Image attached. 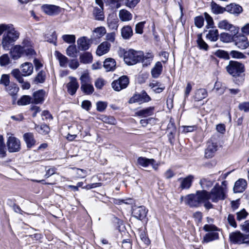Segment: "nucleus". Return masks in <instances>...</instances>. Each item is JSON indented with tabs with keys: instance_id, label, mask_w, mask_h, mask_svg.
I'll return each instance as SVG.
<instances>
[{
	"instance_id": "nucleus-1",
	"label": "nucleus",
	"mask_w": 249,
	"mask_h": 249,
	"mask_svg": "<svg viewBox=\"0 0 249 249\" xmlns=\"http://www.w3.org/2000/svg\"><path fill=\"white\" fill-rule=\"evenodd\" d=\"M227 181L224 180L221 185L216 183L210 192L203 190L206 200L205 204L206 209L209 210L213 208V205L210 200L213 203H217L219 201L224 200L227 197Z\"/></svg>"
},
{
	"instance_id": "nucleus-2",
	"label": "nucleus",
	"mask_w": 249,
	"mask_h": 249,
	"mask_svg": "<svg viewBox=\"0 0 249 249\" xmlns=\"http://www.w3.org/2000/svg\"><path fill=\"white\" fill-rule=\"evenodd\" d=\"M3 34L1 45L5 50H8L14 42L18 38L19 33L16 31L11 24H0V36Z\"/></svg>"
},
{
	"instance_id": "nucleus-3",
	"label": "nucleus",
	"mask_w": 249,
	"mask_h": 249,
	"mask_svg": "<svg viewBox=\"0 0 249 249\" xmlns=\"http://www.w3.org/2000/svg\"><path fill=\"white\" fill-rule=\"evenodd\" d=\"M10 53L14 60H18L22 56L31 58L36 54L31 42L27 39L24 40L21 45H15Z\"/></svg>"
},
{
	"instance_id": "nucleus-4",
	"label": "nucleus",
	"mask_w": 249,
	"mask_h": 249,
	"mask_svg": "<svg viewBox=\"0 0 249 249\" xmlns=\"http://www.w3.org/2000/svg\"><path fill=\"white\" fill-rule=\"evenodd\" d=\"M119 54L120 55H124V60L127 65H133L141 62L142 56V52L133 49L125 51L120 49Z\"/></svg>"
},
{
	"instance_id": "nucleus-5",
	"label": "nucleus",
	"mask_w": 249,
	"mask_h": 249,
	"mask_svg": "<svg viewBox=\"0 0 249 249\" xmlns=\"http://www.w3.org/2000/svg\"><path fill=\"white\" fill-rule=\"evenodd\" d=\"M185 203L192 207H198L201 203L205 204L206 202L204 191H197L195 194H190L186 196L184 198Z\"/></svg>"
},
{
	"instance_id": "nucleus-6",
	"label": "nucleus",
	"mask_w": 249,
	"mask_h": 249,
	"mask_svg": "<svg viewBox=\"0 0 249 249\" xmlns=\"http://www.w3.org/2000/svg\"><path fill=\"white\" fill-rule=\"evenodd\" d=\"M203 229L205 231L208 232L203 238L202 242L208 243L219 239V229L213 224H206Z\"/></svg>"
},
{
	"instance_id": "nucleus-7",
	"label": "nucleus",
	"mask_w": 249,
	"mask_h": 249,
	"mask_svg": "<svg viewBox=\"0 0 249 249\" xmlns=\"http://www.w3.org/2000/svg\"><path fill=\"white\" fill-rule=\"evenodd\" d=\"M226 68L227 72L234 77L239 76L244 71V65L234 61H230Z\"/></svg>"
},
{
	"instance_id": "nucleus-8",
	"label": "nucleus",
	"mask_w": 249,
	"mask_h": 249,
	"mask_svg": "<svg viewBox=\"0 0 249 249\" xmlns=\"http://www.w3.org/2000/svg\"><path fill=\"white\" fill-rule=\"evenodd\" d=\"M230 240L235 244L249 243V235L244 234L240 231L232 232L230 234Z\"/></svg>"
},
{
	"instance_id": "nucleus-9",
	"label": "nucleus",
	"mask_w": 249,
	"mask_h": 249,
	"mask_svg": "<svg viewBox=\"0 0 249 249\" xmlns=\"http://www.w3.org/2000/svg\"><path fill=\"white\" fill-rule=\"evenodd\" d=\"M217 142L213 138H211L207 142V147L205 151V157L209 159L212 158L217 150Z\"/></svg>"
},
{
	"instance_id": "nucleus-10",
	"label": "nucleus",
	"mask_w": 249,
	"mask_h": 249,
	"mask_svg": "<svg viewBox=\"0 0 249 249\" xmlns=\"http://www.w3.org/2000/svg\"><path fill=\"white\" fill-rule=\"evenodd\" d=\"M129 84V79L126 76H122L117 80L113 81L112 84V88L116 91H120L127 87Z\"/></svg>"
},
{
	"instance_id": "nucleus-11",
	"label": "nucleus",
	"mask_w": 249,
	"mask_h": 249,
	"mask_svg": "<svg viewBox=\"0 0 249 249\" xmlns=\"http://www.w3.org/2000/svg\"><path fill=\"white\" fill-rule=\"evenodd\" d=\"M7 145L9 152H18L20 149V141L15 137L10 136L8 138Z\"/></svg>"
},
{
	"instance_id": "nucleus-12",
	"label": "nucleus",
	"mask_w": 249,
	"mask_h": 249,
	"mask_svg": "<svg viewBox=\"0 0 249 249\" xmlns=\"http://www.w3.org/2000/svg\"><path fill=\"white\" fill-rule=\"evenodd\" d=\"M147 212L148 210L143 206H135L132 210V215L140 220H142L145 218Z\"/></svg>"
},
{
	"instance_id": "nucleus-13",
	"label": "nucleus",
	"mask_w": 249,
	"mask_h": 249,
	"mask_svg": "<svg viewBox=\"0 0 249 249\" xmlns=\"http://www.w3.org/2000/svg\"><path fill=\"white\" fill-rule=\"evenodd\" d=\"M151 100V98L145 91H142L140 94H134L129 100V103L148 102Z\"/></svg>"
},
{
	"instance_id": "nucleus-14",
	"label": "nucleus",
	"mask_w": 249,
	"mask_h": 249,
	"mask_svg": "<svg viewBox=\"0 0 249 249\" xmlns=\"http://www.w3.org/2000/svg\"><path fill=\"white\" fill-rule=\"evenodd\" d=\"M219 28L230 31L232 35H235L239 32V28L231 23L227 20H222L218 24Z\"/></svg>"
},
{
	"instance_id": "nucleus-15",
	"label": "nucleus",
	"mask_w": 249,
	"mask_h": 249,
	"mask_svg": "<svg viewBox=\"0 0 249 249\" xmlns=\"http://www.w3.org/2000/svg\"><path fill=\"white\" fill-rule=\"evenodd\" d=\"M233 42L235 46L240 49H245L249 46L248 38L244 35H234Z\"/></svg>"
},
{
	"instance_id": "nucleus-16",
	"label": "nucleus",
	"mask_w": 249,
	"mask_h": 249,
	"mask_svg": "<svg viewBox=\"0 0 249 249\" xmlns=\"http://www.w3.org/2000/svg\"><path fill=\"white\" fill-rule=\"evenodd\" d=\"M137 163L138 165L146 168L151 165L155 170H157L158 165L153 159H147L145 157H140L137 159Z\"/></svg>"
},
{
	"instance_id": "nucleus-17",
	"label": "nucleus",
	"mask_w": 249,
	"mask_h": 249,
	"mask_svg": "<svg viewBox=\"0 0 249 249\" xmlns=\"http://www.w3.org/2000/svg\"><path fill=\"white\" fill-rule=\"evenodd\" d=\"M69 78L70 82L66 84L67 91L70 95H73L75 94L79 85L75 78L70 76Z\"/></svg>"
},
{
	"instance_id": "nucleus-18",
	"label": "nucleus",
	"mask_w": 249,
	"mask_h": 249,
	"mask_svg": "<svg viewBox=\"0 0 249 249\" xmlns=\"http://www.w3.org/2000/svg\"><path fill=\"white\" fill-rule=\"evenodd\" d=\"M42 11L50 16L57 15L60 13V7L54 5L45 4L41 7Z\"/></svg>"
},
{
	"instance_id": "nucleus-19",
	"label": "nucleus",
	"mask_w": 249,
	"mask_h": 249,
	"mask_svg": "<svg viewBox=\"0 0 249 249\" xmlns=\"http://www.w3.org/2000/svg\"><path fill=\"white\" fill-rule=\"evenodd\" d=\"M119 22V19L114 14L109 15L107 18V27L111 30H117Z\"/></svg>"
},
{
	"instance_id": "nucleus-20",
	"label": "nucleus",
	"mask_w": 249,
	"mask_h": 249,
	"mask_svg": "<svg viewBox=\"0 0 249 249\" xmlns=\"http://www.w3.org/2000/svg\"><path fill=\"white\" fill-rule=\"evenodd\" d=\"M247 186V181L243 178H240L237 180L233 187V191L235 193L243 192Z\"/></svg>"
},
{
	"instance_id": "nucleus-21",
	"label": "nucleus",
	"mask_w": 249,
	"mask_h": 249,
	"mask_svg": "<svg viewBox=\"0 0 249 249\" xmlns=\"http://www.w3.org/2000/svg\"><path fill=\"white\" fill-rule=\"evenodd\" d=\"M89 42L90 40L86 37H81L77 41L78 48L81 51L87 50L90 46Z\"/></svg>"
},
{
	"instance_id": "nucleus-22",
	"label": "nucleus",
	"mask_w": 249,
	"mask_h": 249,
	"mask_svg": "<svg viewBox=\"0 0 249 249\" xmlns=\"http://www.w3.org/2000/svg\"><path fill=\"white\" fill-rule=\"evenodd\" d=\"M110 47V44L107 41L102 42L97 49V55L101 56L107 53L109 51Z\"/></svg>"
},
{
	"instance_id": "nucleus-23",
	"label": "nucleus",
	"mask_w": 249,
	"mask_h": 249,
	"mask_svg": "<svg viewBox=\"0 0 249 249\" xmlns=\"http://www.w3.org/2000/svg\"><path fill=\"white\" fill-rule=\"evenodd\" d=\"M162 70L163 67L160 61L157 62L151 71L152 77L154 78H158L161 74Z\"/></svg>"
},
{
	"instance_id": "nucleus-24",
	"label": "nucleus",
	"mask_w": 249,
	"mask_h": 249,
	"mask_svg": "<svg viewBox=\"0 0 249 249\" xmlns=\"http://www.w3.org/2000/svg\"><path fill=\"white\" fill-rule=\"evenodd\" d=\"M207 96L208 92L207 90L201 88L196 90L193 98L195 101L198 102L202 100L207 97Z\"/></svg>"
},
{
	"instance_id": "nucleus-25",
	"label": "nucleus",
	"mask_w": 249,
	"mask_h": 249,
	"mask_svg": "<svg viewBox=\"0 0 249 249\" xmlns=\"http://www.w3.org/2000/svg\"><path fill=\"white\" fill-rule=\"evenodd\" d=\"M45 94V92L42 89L35 92L33 94V101L32 103L36 104L41 103L44 100Z\"/></svg>"
},
{
	"instance_id": "nucleus-26",
	"label": "nucleus",
	"mask_w": 249,
	"mask_h": 249,
	"mask_svg": "<svg viewBox=\"0 0 249 249\" xmlns=\"http://www.w3.org/2000/svg\"><path fill=\"white\" fill-rule=\"evenodd\" d=\"M225 11L232 14H239L242 11V8L238 4L231 3L225 7Z\"/></svg>"
},
{
	"instance_id": "nucleus-27",
	"label": "nucleus",
	"mask_w": 249,
	"mask_h": 249,
	"mask_svg": "<svg viewBox=\"0 0 249 249\" xmlns=\"http://www.w3.org/2000/svg\"><path fill=\"white\" fill-rule=\"evenodd\" d=\"M21 68L23 76H29L33 73V66L31 63L25 62L21 65Z\"/></svg>"
},
{
	"instance_id": "nucleus-28",
	"label": "nucleus",
	"mask_w": 249,
	"mask_h": 249,
	"mask_svg": "<svg viewBox=\"0 0 249 249\" xmlns=\"http://www.w3.org/2000/svg\"><path fill=\"white\" fill-rule=\"evenodd\" d=\"M194 177L192 175H189L184 178H179L180 181V188L182 189H189L192 185V182Z\"/></svg>"
},
{
	"instance_id": "nucleus-29",
	"label": "nucleus",
	"mask_w": 249,
	"mask_h": 249,
	"mask_svg": "<svg viewBox=\"0 0 249 249\" xmlns=\"http://www.w3.org/2000/svg\"><path fill=\"white\" fill-rule=\"evenodd\" d=\"M115 60L111 58H107L104 62V67L107 71H113L116 68Z\"/></svg>"
},
{
	"instance_id": "nucleus-30",
	"label": "nucleus",
	"mask_w": 249,
	"mask_h": 249,
	"mask_svg": "<svg viewBox=\"0 0 249 249\" xmlns=\"http://www.w3.org/2000/svg\"><path fill=\"white\" fill-rule=\"evenodd\" d=\"M154 110V107H148L137 111L136 112L135 115L142 117H147L153 114Z\"/></svg>"
},
{
	"instance_id": "nucleus-31",
	"label": "nucleus",
	"mask_w": 249,
	"mask_h": 249,
	"mask_svg": "<svg viewBox=\"0 0 249 249\" xmlns=\"http://www.w3.org/2000/svg\"><path fill=\"white\" fill-rule=\"evenodd\" d=\"M119 17L122 21H128L132 19L133 16L128 11L122 9L119 11Z\"/></svg>"
},
{
	"instance_id": "nucleus-32",
	"label": "nucleus",
	"mask_w": 249,
	"mask_h": 249,
	"mask_svg": "<svg viewBox=\"0 0 249 249\" xmlns=\"http://www.w3.org/2000/svg\"><path fill=\"white\" fill-rule=\"evenodd\" d=\"M121 35L124 39H129L133 35L132 28L129 25L123 27L121 29Z\"/></svg>"
},
{
	"instance_id": "nucleus-33",
	"label": "nucleus",
	"mask_w": 249,
	"mask_h": 249,
	"mask_svg": "<svg viewBox=\"0 0 249 249\" xmlns=\"http://www.w3.org/2000/svg\"><path fill=\"white\" fill-rule=\"evenodd\" d=\"M23 138L28 148L33 147L36 143V140L34 139V135L31 133H26L24 134Z\"/></svg>"
},
{
	"instance_id": "nucleus-34",
	"label": "nucleus",
	"mask_w": 249,
	"mask_h": 249,
	"mask_svg": "<svg viewBox=\"0 0 249 249\" xmlns=\"http://www.w3.org/2000/svg\"><path fill=\"white\" fill-rule=\"evenodd\" d=\"M79 59L82 63L89 64L92 62L93 57L90 53L85 52L80 55Z\"/></svg>"
},
{
	"instance_id": "nucleus-35",
	"label": "nucleus",
	"mask_w": 249,
	"mask_h": 249,
	"mask_svg": "<svg viewBox=\"0 0 249 249\" xmlns=\"http://www.w3.org/2000/svg\"><path fill=\"white\" fill-rule=\"evenodd\" d=\"M54 54L59 61L60 66L61 67H66L69 61L68 58L58 51H55Z\"/></svg>"
},
{
	"instance_id": "nucleus-36",
	"label": "nucleus",
	"mask_w": 249,
	"mask_h": 249,
	"mask_svg": "<svg viewBox=\"0 0 249 249\" xmlns=\"http://www.w3.org/2000/svg\"><path fill=\"white\" fill-rule=\"evenodd\" d=\"M154 55L152 53H148L145 55L142 53V60L141 61L143 65V66H147L151 63L153 61Z\"/></svg>"
},
{
	"instance_id": "nucleus-37",
	"label": "nucleus",
	"mask_w": 249,
	"mask_h": 249,
	"mask_svg": "<svg viewBox=\"0 0 249 249\" xmlns=\"http://www.w3.org/2000/svg\"><path fill=\"white\" fill-rule=\"evenodd\" d=\"M197 46L199 49L205 51H208L209 49V46L202 38L201 34H198L197 35V38L196 40Z\"/></svg>"
},
{
	"instance_id": "nucleus-38",
	"label": "nucleus",
	"mask_w": 249,
	"mask_h": 249,
	"mask_svg": "<svg viewBox=\"0 0 249 249\" xmlns=\"http://www.w3.org/2000/svg\"><path fill=\"white\" fill-rule=\"evenodd\" d=\"M103 7H95L93 10V15L96 20H103L105 17L103 13Z\"/></svg>"
},
{
	"instance_id": "nucleus-39",
	"label": "nucleus",
	"mask_w": 249,
	"mask_h": 249,
	"mask_svg": "<svg viewBox=\"0 0 249 249\" xmlns=\"http://www.w3.org/2000/svg\"><path fill=\"white\" fill-rule=\"evenodd\" d=\"M206 37L212 41H215L218 37V32L217 29H212L209 31L206 35Z\"/></svg>"
},
{
	"instance_id": "nucleus-40",
	"label": "nucleus",
	"mask_w": 249,
	"mask_h": 249,
	"mask_svg": "<svg viewBox=\"0 0 249 249\" xmlns=\"http://www.w3.org/2000/svg\"><path fill=\"white\" fill-rule=\"evenodd\" d=\"M211 7L212 12L215 14H222L225 11V8L219 6L214 1L211 2Z\"/></svg>"
},
{
	"instance_id": "nucleus-41",
	"label": "nucleus",
	"mask_w": 249,
	"mask_h": 249,
	"mask_svg": "<svg viewBox=\"0 0 249 249\" xmlns=\"http://www.w3.org/2000/svg\"><path fill=\"white\" fill-rule=\"evenodd\" d=\"M234 38V35L227 33H223L220 35V40L223 42L228 43L233 41Z\"/></svg>"
},
{
	"instance_id": "nucleus-42",
	"label": "nucleus",
	"mask_w": 249,
	"mask_h": 249,
	"mask_svg": "<svg viewBox=\"0 0 249 249\" xmlns=\"http://www.w3.org/2000/svg\"><path fill=\"white\" fill-rule=\"evenodd\" d=\"M35 128L39 133L42 135L47 134L50 131L49 127L45 124H43L41 125L35 124Z\"/></svg>"
},
{
	"instance_id": "nucleus-43",
	"label": "nucleus",
	"mask_w": 249,
	"mask_h": 249,
	"mask_svg": "<svg viewBox=\"0 0 249 249\" xmlns=\"http://www.w3.org/2000/svg\"><path fill=\"white\" fill-rule=\"evenodd\" d=\"M81 89L85 94L87 95L91 94L94 91V88L92 85L91 83L81 85Z\"/></svg>"
},
{
	"instance_id": "nucleus-44",
	"label": "nucleus",
	"mask_w": 249,
	"mask_h": 249,
	"mask_svg": "<svg viewBox=\"0 0 249 249\" xmlns=\"http://www.w3.org/2000/svg\"><path fill=\"white\" fill-rule=\"evenodd\" d=\"M77 50L75 45H70L66 50V54L70 57H76Z\"/></svg>"
},
{
	"instance_id": "nucleus-45",
	"label": "nucleus",
	"mask_w": 249,
	"mask_h": 249,
	"mask_svg": "<svg viewBox=\"0 0 249 249\" xmlns=\"http://www.w3.org/2000/svg\"><path fill=\"white\" fill-rule=\"evenodd\" d=\"M11 62L10 58L8 54H4L0 56V65L6 66Z\"/></svg>"
},
{
	"instance_id": "nucleus-46",
	"label": "nucleus",
	"mask_w": 249,
	"mask_h": 249,
	"mask_svg": "<svg viewBox=\"0 0 249 249\" xmlns=\"http://www.w3.org/2000/svg\"><path fill=\"white\" fill-rule=\"evenodd\" d=\"M46 78V74L45 71H41L38 73L35 78V82L36 83H42L44 82Z\"/></svg>"
},
{
	"instance_id": "nucleus-47",
	"label": "nucleus",
	"mask_w": 249,
	"mask_h": 249,
	"mask_svg": "<svg viewBox=\"0 0 249 249\" xmlns=\"http://www.w3.org/2000/svg\"><path fill=\"white\" fill-rule=\"evenodd\" d=\"M31 97L28 95H23L18 101V105H26L29 104L31 102Z\"/></svg>"
},
{
	"instance_id": "nucleus-48",
	"label": "nucleus",
	"mask_w": 249,
	"mask_h": 249,
	"mask_svg": "<svg viewBox=\"0 0 249 249\" xmlns=\"http://www.w3.org/2000/svg\"><path fill=\"white\" fill-rule=\"evenodd\" d=\"M6 149L2 136L0 135V157L4 158L6 156Z\"/></svg>"
},
{
	"instance_id": "nucleus-49",
	"label": "nucleus",
	"mask_w": 249,
	"mask_h": 249,
	"mask_svg": "<svg viewBox=\"0 0 249 249\" xmlns=\"http://www.w3.org/2000/svg\"><path fill=\"white\" fill-rule=\"evenodd\" d=\"M200 184L202 188L208 189L212 186L213 181L209 180L208 178H204L200 180Z\"/></svg>"
},
{
	"instance_id": "nucleus-50",
	"label": "nucleus",
	"mask_w": 249,
	"mask_h": 249,
	"mask_svg": "<svg viewBox=\"0 0 249 249\" xmlns=\"http://www.w3.org/2000/svg\"><path fill=\"white\" fill-rule=\"evenodd\" d=\"M215 54L216 56L219 58L225 59H230L229 53L224 50H218L215 52Z\"/></svg>"
},
{
	"instance_id": "nucleus-51",
	"label": "nucleus",
	"mask_w": 249,
	"mask_h": 249,
	"mask_svg": "<svg viewBox=\"0 0 249 249\" xmlns=\"http://www.w3.org/2000/svg\"><path fill=\"white\" fill-rule=\"evenodd\" d=\"M11 74L18 81L19 83L23 82V79L21 75L20 71L18 69H14L12 71Z\"/></svg>"
},
{
	"instance_id": "nucleus-52",
	"label": "nucleus",
	"mask_w": 249,
	"mask_h": 249,
	"mask_svg": "<svg viewBox=\"0 0 249 249\" xmlns=\"http://www.w3.org/2000/svg\"><path fill=\"white\" fill-rule=\"evenodd\" d=\"M62 38L65 42L68 43H74L75 41V36L73 35H64Z\"/></svg>"
},
{
	"instance_id": "nucleus-53",
	"label": "nucleus",
	"mask_w": 249,
	"mask_h": 249,
	"mask_svg": "<svg viewBox=\"0 0 249 249\" xmlns=\"http://www.w3.org/2000/svg\"><path fill=\"white\" fill-rule=\"evenodd\" d=\"M81 85L88 84L91 83L90 77L88 73H83L80 77Z\"/></svg>"
},
{
	"instance_id": "nucleus-54",
	"label": "nucleus",
	"mask_w": 249,
	"mask_h": 249,
	"mask_svg": "<svg viewBox=\"0 0 249 249\" xmlns=\"http://www.w3.org/2000/svg\"><path fill=\"white\" fill-rule=\"evenodd\" d=\"M101 120L105 123L110 124H115L116 120L111 116H102Z\"/></svg>"
},
{
	"instance_id": "nucleus-55",
	"label": "nucleus",
	"mask_w": 249,
	"mask_h": 249,
	"mask_svg": "<svg viewBox=\"0 0 249 249\" xmlns=\"http://www.w3.org/2000/svg\"><path fill=\"white\" fill-rule=\"evenodd\" d=\"M104 1L112 8H118L121 6L118 0H104Z\"/></svg>"
},
{
	"instance_id": "nucleus-56",
	"label": "nucleus",
	"mask_w": 249,
	"mask_h": 249,
	"mask_svg": "<svg viewBox=\"0 0 249 249\" xmlns=\"http://www.w3.org/2000/svg\"><path fill=\"white\" fill-rule=\"evenodd\" d=\"M113 202L114 204L117 205H121L123 203L130 204L132 203L133 200L131 198H128L126 199H115L113 201Z\"/></svg>"
},
{
	"instance_id": "nucleus-57",
	"label": "nucleus",
	"mask_w": 249,
	"mask_h": 249,
	"mask_svg": "<svg viewBox=\"0 0 249 249\" xmlns=\"http://www.w3.org/2000/svg\"><path fill=\"white\" fill-rule=\"evenodd\" d=\"M145 23V21H142L139 22L136 25L135 32L136 33L142 34L143 33V29Z\"/></svg>"
},
{
	"instance_id": "nucleus-58",
	"label": "nucleus",
	"mask_w": 249,
	"mask_h": 249,
	"mask_svg": "<svg viewBox=\"0 0 249 249\" xmlns=\"http://www.w3.org/2000/svg\"><path fill=\"white\" fill-rule=\"evenodd\" d=\"M195 24L199 28H201L204 24V18L202 16L196 17L195 18Z\"/></svg>"
},
{
	"instance_id": "nucleus-59",
	"label": "nucleus",
	"mask_w": 249,
	"mask_h": 249,
	"mask_svg": "<svg viewBox=\"0 0 249 249\" xmlns=\"http://www.w3.org/2000/svg\"><path fill=\"white\" fill-rule=\"evenodd\" d=\"M94 32L97 34V36L99 37L103 36L106 33V29L104 27H99L95 28Z\"/></svg>"
},
{
	"instance_id": "nucleus-60",
	"label": "nucleus",
	"mask_w": 249,
	"mask_h": 249,
	"mask_svg": "<svg viewBox=\"0 0 249 249\" xmlns=\"http://www.w3.org/2000/svg\"><path fill=\"white\" fill-rule=\"evenodd\" d=\"M140 1V0H126L125 5L130 8H134Z\"/></svg>"
},
{
	"instance_id": "nucleus-61",
	"label": "nucleus",
	"mask_w": 249,
	"mask_h": 249,
	"mask_svg": "<svg viewBox=\"0 0 249 249\" xmlns=\"http://www.w3.org/2000/svg\"><path fill=\"white\" fill-rule=\"evenodd\" d=\"M236 215L237 220L240 221L246 218L248 213L245 209H243L241 211L237 212Z\"/></svg>"
},
{
	"instance_id": "nucleus-62",
	"label": "nucleus",
	"mask_w": 249,
	"mask_h": 249,
	"mask_svg": "<svg viewBox=\"0 0 249 249\" xmlns=\"http://www.w3.org/2000/svg\"><path fill=\"white\" fill-rule=\"evenodd\" d=\"M97 110L100 112H103L107 107V103L105 102H98L96 103Z\"/></svg>"
},
{
	"instance_id": "nucleus-63",
	"label": "nucleus",
	"mask_w": 249,
	"mask_h": 249,
	"mask_svg": "<svg viewBox=\"0 0 249 249\" xmlns=\"http://www.w3.org/2000/svg\"><path fill=\"white\" fill-rule=\"evenodd\" d=\"M238 107L240 110L248 112L249 111V102H245L240 103Z\"/></svg>"
},
{
	"instance_id": "nucleus-64",
	"label": "nucleus",
	"mask_w": 249,
	"mask_h": 249,
	"mask_svg": "<svg viewBox=\"0 0 249 249\" xmlns=\"http://www.w3.org/2000/svg\"><path fill=\"white\" fill-rule=\"evenodd\" d=\"M122 247L124 249H131L132 244L130 240L129 239L123 240Z\"/></svg>"
}]
</instances>
